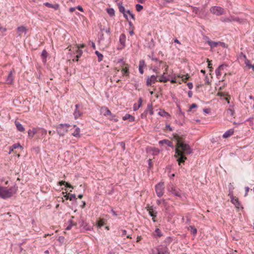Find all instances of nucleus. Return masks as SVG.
Segmentation results:
<instances>
[{
  "mask_svg": "<svg viewBox=\"0 0 254 254\" xmlns=\"http://www.w3.org/2000/svg\"><path fill=\"white\" fill-rule=\"evenodd\" d=\"M185 138V136L183 135H180L178 134L174 135V138L177 141L176 148L179 149L181 148L182 149L181 151L184 154H190L192 153V150L188 144L183 142Z\"/></svg>",
  "mask_w": 254,
  "mask_h": 254,
  "instance_id": "obj_1",
  "label": "nucleus"
},
{
  "mask_svg": "<svg viewBox=\"0 0 254 254\" xmlns=\"http://www.w3.org/2000/svg\"><path fill=\"white\" fill-rule=\"evenodd\" d=\"M17 187L14 186L7 189L6 187L0 186V197L6 199L11 197L17 191Z\"/></svg>",
  "mask_w": 254,
  "mask_h": 254,
  "instance_id": "obj_2",
  "label": "nucleus"
},
{
  "mask_svg": "<svg viewBox=\"0 0 254 254\" xmlns=\"http://www.w3.org/2000/svg\"><path fill=\"white\" fill-rule=\"evenodd\" d=\"M71 126L68 124H60L57 127L58 134L64 136L68 131V128Z\"/></svg>",
  "mask_w": 254,
  "mask_h": 254,
  "instance_id": "obj_3",
  "label": "nucleus"
},
{
  "mask_svg": "<svg viewBox=\"0 0 254 254\" xmlns=\"http://www.w3.org/2000/svg\"><path fill=\"white\" fill-rule=\"evenodd\" d=\"M174 157L175 158L179 157L177 159V161L178 162L179 166L181 165V163H184L187 159V158L183 155V153L181 150L178 148L175 149V154L174 155Z\"/></svg>",
  "mask_w": 254,
  "mask_h": 254,
  "instance_id": "obj_4",
  "label": "nucleus"
},
{
  "mask_svg": "<svg viewBox=\"0 0 254 254\" xmlns=\"http://www.w3.org/2000/svg\"><path fill=\"white\" fill-rule=\"evenodd\" d=\"M155 191L157 196L161 197L164 192V183L160 182L155 186Z\"/></svg>",
  "mask_w": 254,
  "mask_h": 254,
  "instance_id": "obj_5",
  "label": "nucleus"
},
{
  "mask_svg": "<svg viewBox=\"0 0 254 254\" xmlns=\"http://www.w3.org/2000/svg\"><path fill=\"white\" fill-rule=\"evenodd\" d=\"M221 21L223 22H237L239 23H243L244 22V20L243 19L240 18L238 17H235L234 16H230L229 17L222 19Z\"/></svg>",
  "mask_w": 254,
  "mask_h": 254,
  "instance_id": "obj_6",
  "label": "nucleus"
},
{
  "mask_svg": "<svg viewBox=\"0 0 254 254\" xmlns=\"http://www.w3.org/2000/svg\"><path fill=\"white\" fill-rule=\"evenodd\" d=\"M210 11L212 13L216 15H222L224 12V9L220 6H212L210 9Z\"/></svg>",
  "mask_w": 254,
  "mask_h": 254,
  "instance_id": "obj_7",
  "label": "nucleus"
},
{
  "mask_svg": "<svg viewBox=\"0 0 254 254\" xmlns=\"http://www.w3.org/2000/svg\"><path fill=\"white\" fill-rule=\"evenodd\" d=\"M168 68V66H167V67L165 69V72H164L158 79V81L160 82H167L170 80V75H167L166 71Z\"/></svg>",
  "mask_w": 254,
  "mask_h": 254,
  "instance_id": "obj_8",
  "label": "nucleus"
},
{
  "mask_svg": "<svg viewBox=\"0 0 254 254\" xmlns=\"http://www.w3.org/2000/svg\"><path fill=\"white\" fill-rule=\"evenodd\" d=\"M156 81H158L156 76L152 75L150 76H148L146 79V85L147 86H151L152 84L155 83Z\"/></svg>",
  "mask_w": 254,
  "mask_h": 254,
  "instance_id": "obj_9",
  "label": "nucleus"
},
{
  "mask_svg": "<svg viewBox=\"0 0 254 254\" xmlns=\"http://www.w3.org/2000/svg\"><path fill=\"white\" fill-rule=\"evenodd\" d=\"M231 198V202L237 208L241 207V204L238 198H235L233 195L229 196ZM243 208V207H242Z\"/></svg>",
  "mask_w": 254,
  "mask_h": 254,
  "instance_id": "obj_10",
  "label": "nucleus"
},
{
  "mask_svg": "<svg viewBox=\"0 0 254 254\" xmlns=\"http://www.w3.org/2000/svg\"><path fill=\"white\" fill-rule=\"evenodd\" d=\"M81 105L78 104H76L75 106V109L73 112V116L75 119H77L82 115V113L78 109V108Z\"/></svg>",
  "mask_w": 254,
  "mask_h": 254,
  "instance_id": "obj_11",
  "label": "nucleus"
},
{
  "mask_svg": "<svg viewBox=\"0 0 254 254\" xmlns=\"http://www.w3.org/2000/svg\"><path fill=\"white\" fill-rule=\"evenodd\" d=\"M171 192L174 195L181 197L182 192V191L178 188L173 187L171 188L170 190Z\"/></svg>",
  "mask_w": 254,
  "mask_h": 254,
  "instance_id": "obj_12",
  "label": "nucleus"
},
{
  "mask_svg": "<svg viewBox=\"0 0 254 254\" xmlns=\"http://www.w3.org/2000/svg\"><path fill=\"white\" fill-rule=\"evenodd\" d=\"M157 254H167L169 253L168 248L166 246H161L157 248Z\"/></svg>",
  "mask_w": 254,
  "mask_h": 254,
  "instance_id": "obj_13",
  "label": "nucleus"
},
{
  "mask_svg": "<svg viewBox=\"0 0 254 254\" xmlns=\"http://www.w3.org/2000/svg\"><path fill=\"white\" fill-rule=\"evenodd\" d=\"M100 112L101 114L104 116L112 115L111 112L107 107L105 106H103L101 108Z\"/></svg>",
  "mask_w": 254,
  "mask_h": 254,
  "instance_id": "obj_14",
  "label": "nucleus"
},
{
  "mask_svg": "<svg viewBox=\"0 0 254 254\" xmlns=\"http://www.w3.org/2000/svg\"><path fill=\"white\" fill-rule=\"evenodd\" d=\"M226 67H227V64H222L218 66V67L217 69H216L215 73L218 78H219V76H220L221 75L220 71L223 70L224 68Z\"/></svg>",
  "mask_w": 254,
  "mask_h": 254,
  "instance_id": "obj_15",
  "label": "nucleus"
},
{
  "mask_svg": "<svg viewBox=\"0 0 254 254\" xmlns=\"http://www.w3.org/2000/svg\"><path fill=\"white\" fill-rule=\"evenodd\" d=\"M159 144L161 145H163L164 144H165L167 146L171 147L172 148H174V145H173V142L168 139H163V140H160L159 141Z\"/></svg>",
  "mask_w": 254,
  "mask_h": 254,
  "instance_id": "obj_16",
  "label": "nucleus"
},
{
  "mask_svg": "<svg viewBox=\"0 0 254 254\" xmlns=\"http://www.w3.org/2000/svg\"><path fill=\"white\" fill-rule=\"evenodd\" d=\"M146 66L145 62L143 60H141L139 61L138 68L139 73L142 74L144 72L143 68Z\"/></svg>",
  "mask_w": 254,
  "mask_h": 254,
  "instance_id": "obj_17",
  "label": "nucleus"
},
{
  "mask_svg": "<svg viewBox=\"0 0 254 254\" xmlns=\"http://www.w3.org/2000/svg\"><path fill=\"white\" fill-rule=\"evenodd\" d=\"M18 148H22V146L19 143H14L12 145L9 146L8 154H10L13 152L14 149Z\"/></svg>",
  "mask_w": 254,
  "mask_h": 254,
  "instance_id": "obj_18",
  "label": "nucleus"
},
{
  "mask_svg": "<svg viewBox=\"0 0 254 254\" xmlns=\"http://www.w3.org/2000/svg\"><path fill=\"white\" fill-rule=\"evenodd\" d=\"M47 133V130L43 128H37V134L39 135V136L42 137H44L46 135Z\"/></svg>",
  "mask_w": 254,
  "mask_h": 254,
  "instance_id": "obj_19",
  "label": "nucleus"
},
{
  "mask_svg": "<svg viewBox=\"0 0 254 254\" xmlns=\"http://www.w3.org/2000/svg\"><path fill=\"white\" fill-rule=\"evenodd\" d=\"M208 44L211 48H213L217 47L219 45H222L224 44V43L221 42H215L212 41H208Z\"/></svg>",
  "mask_w": 254,
  "mask_h": 254,
  "instance_id": "obj_20",
  "label": "nucleus"
},
{
  "mask_svg": "<svg viewBox=\"0 0 254 254\" xmlns=\"http://www.w3.org/2000/svg\"><path fill=\"white\" fill-rule=\"evenodd\" d=\"M43 4L48 7L53 8L55 10H57L59 8V4L58 3H55L53 4L49 2H46L44 3Z\"/></svg>",
  "mask_w": 254,
  "mask_h": 254,
  "instance_id": "obj_21",
  "label": "nucleus"
},
{
  "mask_svg": "<svg viewBox=\"0 0 254 254\" xmlns=\"http://www.w3.org/2000/svg\"><path fill=\"white\" fill-rule=\"evenodd\" d=\"M14 72V70H11L7 77V78L6 79V81L7 83H11L13 82V73Z\"/></svg>",
  "mask_w": 254,
  "mask_h": 254,
  "instance_id": "obj_22",
  "label": "nucleus"
},
{
  "mask_svg": "<svg viewBox=\"0 0 254 254\" xmlns=\"http://www.w3.org/2000/svg\"><path fill=\"white\" fill-rule=\"evenodd\" d=\"M74 127H75V129L73 132L72 133V135L76 137H80V129L78 127H76L75 125L73 126Z\"/></svg>",
  "mask_w": 254,
  "mask_h": 254,
  "instance_id": "obj_23",
  "label": "nucleus"
},
{
  "mask_svg": "<svg viewBox=\"0 0 254 254\" xmlns=\"http://www.w3.org/2000/svg\"><path fill=\"white\" fill-rule=\"evenodd\" d=\"M17 30L19 32V36H20L22 33H24L25 35L27 32V29L23 26L18 27Z\"/></svg>",
  "mask_w": 254,
  "mask_h": 254,
  "instance_id": "obj_24",
  "label": "nucleus"
},
{
  "mask_svg": "<svg viewBox=\"0 0 254 254\" xmlns=\"http://www.w3.org/2000/svg\"><path fill=\"white\" fill-rule=\"evenodd\" d=\"M207 15V12L205 11L204 8H201L198 14V16L199 17L201 18H204Z\"/></svg>",
  "mask_w": 254,
  "mask_h": 254,
  "instance_id": "obj_25",
  "label": "nucleus"
},
{
  "mask_svg": "<svg viewBox=\"0 0 254 254\" xmlns=\"http://www.w3.org/2000/svg\"><path fill=\"white\" fill-rule=\"evenodd\" d=\"M123 120L124 121L129 120V122H132L134 121L135 118L130 114H127L123 117Z\"/></svg>",
  "mask_w": 254,
  "mask_h": 254,
  "instance_id": "obj_26",
  "label": "nucleus"
},
{
  "mask_svg": "<svg viewBox=\"0 0 254 254\" xmlns=\"http://www.w3.org/2000/svg\"><path fill=\"white\" fill-rule=\"evenodd\" d=\"M15 125L18 131H21V132H23L24 131V130H25L24 127H23L22 125L21 124H20L19 122L16 121L15 122Z\"/></svg>",
  "mask_w": 254,
  "mask_h": 254,
  "instance_id": "obj_27",
  "label": "nucleus"
},
{
  "mask_svg": "<svg viewBox=\"0 0 254 254\" xmlns=\"http://www.w3.org/2000/svg\"><path fill=\"white\" fill-rule=\"evenodd\" d=\"M234 133V129H230L229 130H227L223 135V137L224 138H227L230 136H231Z\"/></svg>",
  "mask_w": 254,
  "mask_h": 254,
  "instance_id": "obj_28",
  "label": "nucleus"
},
{
  "mask_svg": "<svg viewBox=\"0 0 254 254\" xmlns=\"http://www.w3.org/2000/svg\"><path fill=\"white\" fill-rule=\"evenodd\" d=\"M37 133V128H33L32 129H29L28 131V134L29 136L33 137L35 134Z\"/></svg>",
  "mask_w": 254,
  "mask_h": 254,
  "instance_id": "obj_29",
  "label": "nucleus"
},
{
  "mask_svg": "<svg viewBox=\"0 0 254 254\" xmlns=\"http://www.w3.org/2000/svg\"><path fill=\"white\" fill-rule=\"evenodd\" d=\"M126 37L125 34H122L120 36L119 41L122 45L125 46Z\"/></svg>",
  "mask_w": 254,
  "mask_h": 254,
  "instance_id": "obj_30",
  "label": "nucleus"
},
{
  "mask_svg": "<svg viewBox=\"0 0 254 254\" xmlns=\"http://www.w3.org/2000/svg\"><path fill=\"white\" fill-rule=\"evenodd\" d=\"M155 46V42L153 39H151L150 41H148V43H146V47L150 49H152L154 48Z\"/></svg>",
  "mask_w": 254,
  "mask_h": 254,
  "instance_id": "obj_31",
  "label": "nucleus"
},
{
  "mask_svg": "<svg viewBox=\"0 0 254 254\" xmlns=\"http://www.w3.org/2000/svg\"><path fill=\"white\" fill-rule=\"evenodd\" d=\"M229 193L228 196L233 195V190L235 189L233 183H230L228 185Z\"/></svg>",
  "mask_w": 254,
  "mask_h": 254,
  "instance_id": "obj_32",
  "label": "nucleus"
},
{
  "mask_svg": "<svg viewBox=\"0 0 254 254\" xmlns=\"http://www.w3.org/2000/svg\"><path fill=\"white\" fill-rule=\"evenodd\" d=\"M188 229L190 231L191 234L193 236L195 235L197 233V229L194 226H190L188 227Z\"/></svg>",
  "mask_w": 254,
  "mask_h": 254,
  "instance_id": "obj_33",
  "label": "nucleus"
},
{
  "mask_svg": "<svg viewBox=\"0 0 254 254\" xmlns=\"http://www.w3.org/2000/svg\"><path fill=\"white\" fill-rule=\"evenodd\" d=\"M117 4L118 6L119 11L121 13H124L125 12H126L125 7L123 5V2H120L118 3Z\"/></svg>",
  "mask_w": 254,
  "mask_h": 254,
  "instance_id": "obj_34",
  "label": "nucleus"
},
{
  "mask_svg": "<svg viewBox=\"0 0 254 254\" xmlns=\"http://www.w3.org/2000/svg\"><path fill=\"white\" fill-rule=\"evenodd\" d=\"M76 53L77 55H76V58L73 60L74 62H78L79 59L81 57L82 54V51L81 50H78Z\"/></svg>",
  "mask_w": 254,
  "mask_h": 254,
  "instance_id": "obj_35",
  "label": "nucleus"
},
{
  "mask_svg": "<svg viewBox=\"0 0 254 254\" xmlns=\"http://www.w3.org/2000/svg\"><path fill=\"white\" fill-rule=\"evenodd\" d=\"M157 203L158 205H160L161 204H163V205L166 207V209L167 207V202L164 199H161L157 200Z\"/></svg>",
  "mask_w": 254,
  "mask_h": 254,
  "instance_id": "obj_36",
  "label": "nucleus"
},
{
  "mask_svg": "<svg viewBox=\"0 0 254 254\" xmlns=\"http://www.w3.org/2000/svg\"><path fill=\"white\" fill-rule=\"evenodd\" d=\"M107 12L110 17L115 16V10L113 8H109L107 9Z\"/></svg>",
  "mask_w": 254,
  "mask_h": 254,
  "instance_id": "obj_37",
  "label": "nucleus"
},
{
  "mask_svg": "<svg viewBox=\"0 0 254 254\" xmlns=\"http://www.w3.org/2000/svg\"><path fill=\"white\" fill-rule=\"evenodd\" d=\"M95 53L98 57V61L101 62L103 60V55L98 51H96Z\"/></svg>",
  "mask_w": 254,
  "mask_h": 254,
  "instance_id": "obj_38",
  "label": "nucleus"
},
{
  "mask_svg": "<svg viewBox=\"0 0 254 254\" xmlns=\"http://www.w3.org/2000/svg\"><path fill=\"white\" fill-rule=\"evenodd\" d=\"M148 57L153 61H154L156 62H157L159 61V59L155 57L153 52H152L151 54L148 55Z\"/></svg>",
  "mask_w": 254,
  "mask_h": 254,
  "instance_id": "obj_39",
  "label": "nucleus"
},
{
  "mask_svg": "<svg viewBox=\"0 0 254 254\" xmlns=\"http://www.w3.org/2000/svg\"><path fill=\"white\" fill-rule=\"evenodd\" d=\"M123 75L128 76L129 75V69L128 67H126L123 68L122 70Z\"/></svg>",
  "mask_w": 254,
  "mask_h": 254,
  "instance_id": "obj_40",
  "label": "nucleus"
},
{
  "mask_svg": "<svg viewBox=\"0 0 254 254\" xmlns=\"http://www.w3.org/2000/svg\"><path fill=\"white\" fill-rule=\"evenodd\" d=\"M81 226L86 230H91V227L89 225H88L86 222H85L84 221L82 222Z\"/></svg>",
  "mask_w": 254,
  "mask_h": 254,
  "instance_id": "obj_41",
  "label": "nucleus"
},
{
  "mask_svg": "<svg viewBox=\"0 0 254 254\" xmlns=\"http://www.w3.org/2000/svg\"><path fill=\"white\" fill-rule=\"evenodd\" d=\"M48 56V53L46 51V50H43L42 51V52L41 53V57L43 60H45V61H46V58Z\"/></svg>",
  "mask_w": 254,
  "mask_h": 254,
  "instance_id": "obj_42",
  "label": "nucleus"
},
{
  "mask_svg": "<svg viewBox=\"0 0 254 254\" xmlns=\"http://www.w3.org/2000/svg\"><path fill=\"white\" fill-rule=\"evenodd\" d=\"M155 235L158 237H161L162 236V233L161 230L159 228H156L155 230Z\"/></svg>",
  "mask_w": 254,
  "mask_h": 254,
  "instance_id": "obj_43",
  "label": "nucleus"
},
{
  "mask_svg": "<svg viewBox=\"0 0 254 254\" xmlns=\"http://www.w3.org/2000/svg\"><path fill=\"white\" fill-rule=\"evenodd\" d=\"M191 7L192 9V12L195 13V14L198 15L201 8L199 7H195V6H191Z\"/></svg>",
  "mask_w": 254,
  "mask_h": 254,
  "instance_id": "obj_44",
  "label": "nucleus"
},
{
  "mask_svg": "<svg viewBox=\"0 0 254 254\" xmlns=\"http://www.w3.org/2000/svg\"><path fill=\"white\" fill-rule=\"evenodd\" d=\"M69 198V200H70V201H72V200H76V195L75 194H70L69 193V196H68V198Z\"/></svg>",
  "mask_w": 254,
  "mask_h": 254,
  "instance_id": "obj_45",
  "label": "nucleus"
},
{
  "mask_svg": "<svg viewBox=\"0 0 254 254\" xmlns=\"http://www.w3.org/2000/svg\"><path fill=\"white\" fill-rule=\"evenodd\" d=\"M159 114L162 117H166L168 116L169 114L167 112H165L164 110H160L159 112Z\"/></svg>",
  "mask_w": 254,
  "mask_h": 254,
  "instance_id": "obj_46",
  "label": "nucleus"
},
{
  "mask_svg": "<svg viewBox=\"0 0 254 254\" xmlns=\"http://www.w3.org/2000/svg\"><path fill=\"white\" fill-rule=\"evenodd\" d=\"M135 8H136V10L137 11H140L141 10L143 9V7L142 5H141L140 4H136L135 5Z\"/></svg>",
  "mask_w": 254,
  "mask_h": 254,
  "instance_id": "obj_47",
  "label": "nucleus"
},
{
  "mask_svg": "<svg viewBox=\"0 0 254 254\" xmlns=\"http://www.w3.org/2000/svg\"><path fill=\"white\" fill-rule=\"evenodd\" d=\"M157 212L156 211H149V214L152 217H156Z\"/></svg>",
  "mask_w": 254,
  "mask_h": 254,
  "instance_id": "obj_48",
  "label": "nucleus"
},
{
  "mask_svg": "<svg viewBox=\"0 0 254 254\" xmlns=\"http://www.w3.org/2000/svg\"><path fill=\"white\" fill-rule=\"evenodd\" d=\"M69 225L67 226L66 230H69L71 229L72 226H73L72 221L71 220H69L68 221Z\"/></svg>",
  "mask_w": 254,
  "mask_h": 254,
  "instance_id": "obj_49",
  "label": "nucleus"
},
{
  "mask_svg": "<svg viewBox=\"0 0 254 254\" xmlns=\"http://www.w3.org/2000/svg\"><path fill=\"white\" fill-rule=\"evenodd\" d=\"M153 109V106H152V103H150V104H148L147 105V110H146L145 111H144V113H147V111H149L150 110H151Z\"/></svg>",
  "mask_w": 254,
  "mask_h": 254,
  "instance_id": "obj_50",
  "label": "nucleus"
},
{
  "mask_svg": "<svg viewBox=\"0 0 254 254\" xmlns=\"http://www.w3.org/2000/svg\"><path fill=\"white\" fill-rule=\"evenodd\" d=\"M101 30L105 31V32L107 34H108L109 36H110L111 34V30H110V28H107V29L103 28V29H101Z\"/></svg>",
  "mask_w": 254,
  "mask_h": 254,
  "instance_id": "obj_51",
  "label": "nucleus"
},
{
  "mask_svg": "<svg viewBox=\"0 0 254 254\" xmlns=\"http://www.w3.org/2000/svg\"><path fill=\"white\" fill-rule=\"evenodd\" d=\"M96 225L98 228H101L104 225V222L101 221H98L97 222Z\"/></svg>",
  "mask_w": 254,
  "mask_h": 254,
  "instance_id": "obj_52",
  "label": "nucleus"
},
{
  "mask_svg": "<svg viewBox=\"0 0 254 254\" xmlns=\"http://www.w3.org/2000/svg\"><path fill=\"white\" fill-rule=\"evenodd\" d=\"M245 64H246V66L249 67V68H250V67L252 65L251 64L250 60H245Z\"/></svg>",
  "mask_w": 254,
  "mask_h": 254,
  "instance_id": "obj_53",
  "label": "nucleus"
},
{
  "mask_svg": "<svg viewBox=\"0 0 254 254\" xmlns=\"http://www.w3.org/2000/svg\"><path fill=\"white\" fill-rule=\"evenodd\" d=\"M172 238L170 237H168L166 238V239L165 241V242L170 243L172 242Z\"/></svg>",
  "mask_w": 254,
  "mask_h": 254,
  "instance_id": "obj_54",
  "label": "nucleus"
},
{
  "mask_svg": "<svg viewBox=\"0 0 254 254\" xmlns=\"http://www.w3.org/2000/svg\"><path fill=\"white\" fill-rule=\"evenodd\" d=\"M148 168L149 169H151V168L153 166V164H152V161L150 159H149L148 160Z\"/></svg>",
  "mask_w": 254,
  "mask_h": 254,
  "instance_id": "obj_55",
  "label": "nucleus"
},
{
  "mask_svg": "<svg viewBox=\"0 0 254 254\" xmlns=\"http://www.w3.org/2000/svg\"><path fill=\"white\" fill-rule=\"evenodd\" d=\"M139 108H140V107H138V104H134L133 105V110H134V111H137V110H138Z\"/></svg>",
  "mask_w": 254,
  "mask_h": 254,
  "instance_id": "obj_56",
  "label": "nucleus"
},
{
  "mask_svg": "<svg viewBox=\"0 0 254 254\" xmlns=\"http://www.w3.org/2000/svg\"><path fill=\"white\" fill-rule=\"evenodd\" d=\"M245 193L244 194V196L246 197L248 195V193L250 190V188L248 187H246L245 188Z\"/></svg>",
  "mask_w": 254,
  "mask_h": 254,
  "instance_id": "obj_57",
  "label": "nucleus"
},
{
  "mask_svg": "<svg viewBox=\"0 0 254 254\" xmlns=\"http://www.w3.org/2000/svg\"><path fill=\"white\" fill-rule=\"evenodd\" d=\"M122 149L124 150L126 149V144L124 142H121L119 143Z\"/></svg>",
  "mask_w": 254,
  "mask_h": 254,
  "instance_id": "obj_58",
  "label": "nucleus"
},
{
  "mask_svg": "<svg viewBox=\"0 0 254 254\" xmlns=\"http://www.w3.org/2000/svg\"><path fill=\"white\" fill-rule=\"evenodd\" d=\"M205 83L206 84H210V81H209V78L208 77L207 75H206L205 77Z\"/></svg>",
  "mask_w": 254,
  "mask_h": 254,
  "instance_id": "obj_59",
  "label": "nucleus"
},
{
  "mask_svg": "<svg viewBox=\"0 0 254 254\" xmlns=\"http://www.w3.org/2000/svg\"><path fill=\"white\" fill-rule=\"evenodd\" d=\"M64 240V238L63 236H60L58 238V241L61 243H63Z\"/></svg>",
  "mask_w": 254,
  "mask_h": 254,
  "instance_id": "obj_60",
  "label": "nucleus"
},
{
  "mask_svg": "<svg viewBox=\"0 0 254 254\" xmlns=\"http://www.w3.org/2000/svg\"><path fill=\"white\" fill-rule=\"evenodd\" d=\"M197 107V105L196 104L193 103V104H191V106H190V110H191L192 109H193V108H196Z\"/></svg>",
  "mask_w": 254,
  "mask_h": 254,
  "instance_id": "obj_61",
  "label": "nucleus"
},
{
  "mask_svg": "<svg viewBox=\"0 0 254 254\" xmlns=\"http://www.w3.org/2000/svg\"><path fill=\"white\" fill-rule=\"evenodd\" d=\"M121 232H122L121 236L122 237H124L125 236H126L127 235V231L126 230H122Z\"/></svg>",
  "mask_w": 254,
  "mask_h": 254,
  "instance_id": "obj_62",
  "label": "nucleus"
},
{
  "mask_svg": "<svg viewBox=\"0 0 254 254\" xmlns=\"http://www.w3.org/2000/svg\"><path fill=\"white\" fill-rule=\"evenodd\" d=\"M228 112L231 115V116H233L234 115V111L233 110L229 109L228 110Z\"/></svg>",
  "mask_w": 254,
  "mask_h": 254,
  "instance_id": "obj_63",
  "label": "nucleus"
},
{
  "mask_svg": "<svg viewBox=\"0 0 254 254\" xmlns=\"http://www.w3.org/2000/svg\"><path fill=\"white\" fill-rule=\"evenodd\" d=\"M187 85L190 89H191L193 88V84L192 82H189Z\"/></svg>",
  "mask_w": 254,
  "mask_h": 254,
  "instance_id": "obj_64",
  "label": "nucleus"
}]
</instances>
